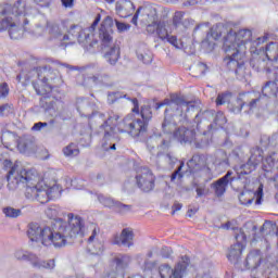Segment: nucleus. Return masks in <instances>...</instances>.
Segmentation results:
<instances>
[{
    "instance_id": "f257e3e1",
    "label": "nucleus",
    "mask_w": 278,
    "mask_h": 278,
    "mask_svg": "<svg viewBox=\"0 0 278 278\" xmlns=\"http://www.w3.org/2000/svg\"><path fill=\"white\" fill-rule=\"evenodd\" d=\"M222 36H224L223 51L226 53L224 62L228 68H236L237 79L240 81L247 79L249 77V72L244 67L247 49L250 47L251 53H258L257 47L268 40V35L254 39L253 33L249 29H241L236 33L228 25L216 24L207 33L205 40L202 41V49L211 53L216 48V40Z\"/></svg>"
},
{
    "instance_id": "f03ea898",
    "label": "nucleus",
    "mask_w": 278,
    "mask_h": 278,
    "mask_svg": "<svg viewBox=\"0 0 278 278\" xmlns=\"http://www.w3.org/2000/svg\"><path fill=\"white\" fill-rule=\"evenodd\" d=\"M165 109V119L163 122L164 134H173L175 140L180 142V144H195L197 149H203L207 142L199 141L203 135H197L193 129H188L186 127L177 128V123H186L188 121V112H194L197 110V102L186 101L179 96H172V99H165L161 103H156V110L161 108Z\"/></svg>"
},
{
    "instance_id": "7ed1b4c3",
    "label": "nucleus",
    "mask_w": 278,
    "mask_h": 278,
    "mask_svg": "<svg viewBox=\"0 0 278 278\" xmlns=\"http://www.w3.org/2000/svg\"><path fill=\"white\" fill-rule=\"evenodd\" d=\"M3 166L8 170L9 190H16L20 184H25L26 199L30 201H38V203L45 204L62 194L60 185L47 186L45 180H40V176L36 172L23 168L18 162L12 163L10 160H4Z\"/></svg>"
},
{
    "instance_id": "20e7f679",
    "label": "nucleus",
    "mask_w": 278,
    "mask_h": 278,
    "mask_svg": "<svg viewBox=\"0 0 278 278\" xmlns=\"http://www.w3.org/2000/svg\"><path fill=\"white\" fill-rule=\"evenodd\" d=\"M68 223L56 222L54 227L49 226L41 227L38 224H29L27 236L33 242L40 243L42 247H54V249H62L66 244H71L77 236L80 238L84 236V219L76 216L73 213L67 215Z\"/></svg>"
},
{
    "instance_id": "39448f33",
    "label": "nucleus",
    "mask_w": 278,
    "mask_h": 278,
    "mask_svg": "<svg viewBox=\"0 0 278 278\" xmlns=\"http://www.w3.org/2000/svg\"><path fill=\"white\" fill-rule=\"evenodd\" d=\"M119 119L121 115L118 114L110 115L98 129V134L103 136L102 149L104 151H116V142H118V135H116L114 128L116 126L119 134H129L132 138L144 136L147 129H149V124L136 118L134 113L126 115L122 122H118Z\"/></svg>"
},
{
    "instance_id": "423d86ee",
    "label": "nucleus",
    "mask_w": 278,
    "mask_h": 278,
    "mask_svg": "<svg viewBox=\"0 0 278 278\" xmlns=\"http://www.w3.org/2000/svg\"><path fill=\"white\" fill-rule=\"evenodd\" d=\"M138 16H140V22L147 26L148 34H157L159 38L163 42H169L176 49H181L184 45L177 36H172L173 31L181 25L184 21V12L177 11L173 17V22H159L157 20V8L147 4L144 7H139L132 16V25H138Z\"/></svg>"
},
{
    "instance_id": "0eeeda50",
    "label": "nucleus",
    "mask_w": 278,
    "mask_h": 278,
    "mask_svg": "<svg viewBox=\"0 0 278 278\" xmlns=\"http://www.w3.org/2000/svg\"><path fill=\"white\" fill-rule=\"evenodd\" d=\"M27 14H29V9L24 0H17L13 5L0 4V33L8 29L11 40L23 38L21 20L24 26L29 25V21L25 18Z\"/></svg>"
},
{
    "instance_id": "6e6552de",
    "label": "nucleus",
    "mask_w": 278,
    "mask_h": 278,
    "mask_svg": "<svg viewBox=\"0 0 278 278\" xmlns=\"http://www.w3.org/2000/svg\"><path fill=\"white\" fill-rule=\"evenodd\" d=\"M114 20L106 16L99 29L100 47L104 52V60L112 66L118 62L121 58V48L114 45V30H112V23Z\"/></svg>"
},
{
    "instance_id": "1a4fd4ad",
    "label": "nucleus",
    "mask_w": 278,
    "mask_h": 278,
    "mask_svg": "<svg viewBox=\"0 0 278 278\" xmlns=\"http://www.w3.org/2000/svg\"><path fill=\"white\" fill-rule=\"evenodd\" d=\"M37 74V81L33 83V88L37 94H51L53 88L63 84L62 75L50 66L37 67L33 71Z\"/></svg>"
},
{
    "instance_id": "9d476101",
    "label": "nucleus",
    "mask_w": 278,
    "mask_h": 278,
    "mask_svg": "<svg viewBox=\"0 0 278 278\" xmlns=\"http://www.w3.org/2000/svg\"><path fill=\"white\" fill-rule=\"evenodd\" d=\"M148 149H159L157 153V162L162 164V166H175L177 164V157L174 153H162V151H168L170 149V141L169 139H166V137H163L162 135H152L147 141Z\"/></svg>"
},
{
    "instance_id": "9b49d317",
    "label": "nucleus",
    "mask_w": 278,
    "mask_h": 278,
    "mask_svg": "<svg viewBox=\"0 0 278 278\" xmlns=\"http://www.w3.org/2000/svg\"><path fill=\"white\" fill-rule=\"evenodd\" d=\"M14 257L18 262H29L33 268H38L39 270H42V268L46 270H53V268H55V260L45 261L27 250L15 251Z\"/></svg>"
},
{
    "instance_id": "f8f14e48",
    "label": "nucleus",
    "mask_w": 278,
    "mask_h": 278,
    "mask_svg": "<svg viewBox=\"0 0 278 278\" xmlns=\"http://www.w3.org/2000/svg\"><path fill=\"white\" fill-rule=\"evenodd\" d=\"M190 265V257L181 256L180 261L175 265V267H170L168 264H161L159 266V274L161 278H184L186 276V270H188V266Z\"/></svg>"
},
{
    "instance_id": "ddd939ff",
    "label": "nucleus",
    "mask_w": 278,
    "mask_h": 278,
    "mask_svg": "<svg viewBox=\"0 0 278 278\" xmlns=\"http://www.w3.org/2000/svg\"><path fill=\"white\" fill-rule=\"evenodd\" d=\"M263 151L262 148H253L251 150V156L247 164L241 165L239 168L235 167L232 172L236 177H239L238 180L242 179V175H251L255 168H257V165L260 162L264 160V156L262 155Z\"/></svg>"
},
{
    "instance_id": "4468645a",
    "label": "nucleus",
    "mask_w": 278,
    "mask_h": 278,
    "mask_svg": "<svg viewBox=\"0 0 278 278\" xmlns=\"http://www.w3.org/2000/svg\"><path fill=\"white\" fill-rule=\"evenodd\" d=\"M278 94V85L275 80L266 81L265 85L262 87V94L261 93H253L251 94L250 103L248 108L250 110H255L257 105H262V101L266 99H270L273 97H277Z\"/></svg>"
},
{
    "instance_id": "2eb2a0df",
    "label": "nucleus",
    "mask_w": 278,
    "mask_h": 278,
    "mask_svg": "<svg viewBox=\"0 0 278 278\" xmlns=\"http://www.w3.org/2000/svg\"><path fill=\"white\" fill-rule=\"evenodd\" d=\"M81 38H84V28L79 25H72L68 29L67 35H63L62 41L66 42V40H70V45H73L75 40H77L81 47L89 51V53H94V50L90 47V41H88V38H86V41H81Z\"/></svg>"
},
{
    "instance_id": "dca6fc26",
    "label": "nucleus",
    "mask_w": 278,
    "mask_h": 278,
    "mask_svg": "<svg viewBox=\"0 0 278 278\" xmlns=\"http://www.w3.org/2000/svg\"><path fill=\"white\" fill-rule=\"evenodd\" d=\"M138 188L143 192H151L155 188V177L149 167L141 168L136 176Z\"/></svg>"
},
{
    "instance_id": "f3484780",
    "label": "nucleus",
    "mask_w": 278,
    "mask_h": 278,
    "mask_svg": "<svg viewBox=\"0 0 278 278\" xmlns=\"http://www.w3.org/2000/svg\"><path fill=\"white\" fill-rule=\"evenodd\" d=\"M239 178L240 176L236 177V175H233V170H228L225 176L213 182L211 188L215 192V195L220 198L227 192V186H231V184L238 181Z\"/></svg>"
},
{
    "instance_id": "a211bd4d",
    "label": "nucleus",
    "mask_w": 278,
    "mask_h": 278,
    "mask_svg": "<svg viewBox=\"0 0 278 278\" xmlns=\"http://www.w3.org/2000/svg\"><path fill=\"white\" fill-rule=\"evenodd\" d=\"M110 76L105 73H99L93 76H86V74L78 75L76 83L78 86H84V88H92V86H99L105 84Z\"/></svg>"
},
{
    "instance_id": "6ab92c4d",
    "label": "nucleus",
    "mask_w": 278,
    "mask_h": 278,
    "mask_svg": "<svg viewBox=\"0 0 278 278\" xmlns=\"http://www.w3.org/2000/svg\"><path fill=\"white\" fill-rule=\"evenodd\" d=\"M113 264L115 265V271L109 273L106 278H117L125 276V269L131 264V256L127 254H118L114 257Z\"/></svg>"
},
{
    "instance_id": "aec40b11",
    "label": "nucleus",
    "mask_w": 278,
    "mask_h": 278,
    "mask_svg": "<svg viewBox=\"0 0 278 278\" xmlns=\"http://www.w3.org/2000/svg\"><path fill=\"white\" fill-rule=\"evenodd\" d=\"M112 244L127 247L128 249L134 247V230L131 228H124L119 235L113 236Z\"/></svg>"
},
{
    "instance_id": "412c9836",
    "label": "nucleus",
    "mask_w": 278,
    "mask_h": 278,
    "mask_svg": "<svg viewBox=\"0 0 278 278\" xmlns=\"http://www.w3.org/2000/svg\"><path fill=\"white\" fill-rule=\"evenodd\" d=\"M101 23V15L98 14L91 24L90 27L84 28V38L80 37V42H86V38L89 41V46L91 51H94L99 47V40L94 38V29H97V25Z\"/></svg>"
},
{
    "instance_id": "4be33fe9",
    "label": "nucleus",
    "mask_w": 278,
    "mask_h": 278,
    "mask_svg": "<svg viewBox=\"0 0 278 278\" xmlns=\"http://www.w3.org/2000/svg\"><path fill=\"white\" fill-rule=\"evenodd\" d=\"M91 235L87 240L88 249L92 255H101V253H103V244L99 242L98 239V236L101 232V230L99 229V227L94 225L91 226Z\"/></svg>"
},
{
    "instance_id": "5701e85b",
    "label": "nucleus",
    "mask_w": 278,
    "mask_h": 278,
    "mask_svg": "<svg viewBox=\"0 0 278 278\" xmlns=\"http://www.w3.org/2000/svg\"><path fill=\"white\" fill-rule=\"evenodd\" d=\"M211 164L218 170L227 168L229 167V157L225 151H217L214 155L206 157V165L211 166Z\"/></svg>"
},
{
    "instance_id": "b1692460",
    "label": "nucleus",
    "mask_w": 278,
    "mask_h": 278,
    "mask_svg": "<svg viewBox=\"0 0 278 278\" xmlns=\"http://www.w3.org/2000/svg\"><path fill=\"white\" fill-rule=\"evenodd\" d=\"M115 12L121 18H129L136 12V5L131 0H119L115 4Z\"/></svg>"
},
{
    "instance_id": "393cba45",
    "label": "nucleus",
    "mask_w": 278,
    "mask_h": 278,
    "mask_svg": "<svg viewBox=\"0 0 278 278\" xmlns=\"http://www.w3.org/2000/svg\"><path fill=\"white\" fill-rule=\"evenodd\" d=\"M263 257L262 251H250L245 260V268H248V270H256V268L260 267V264H262Z\"/></svg>"
},
{
    "instance_id": "a878e982",
    "label": "nucleus",
    "mask_w": 278,
    "mask_h": 278,
    "mask_svg": "<svg viewBox=\"0 0 278 278\" xmlns=\"http://www.w3.org/2000/svg\"><path fill=\"white\" fill-rule=\"evenodd\" d=\"M250 65L252 66L253 70H255L257 73H266L267 75L273 73V68L270 66L273 63L270 61H266L264 59H252L250 61Z\"/></svg>"
},
{
    "instance_id": "bb28decb",
    "label": "nucleus",
    "mask_w": 278,
    "mask_h": 278,
    "mask_svg": "<svg viewBox=\"0 0 278 278\" xmlns=\"http://www.w3.org/2000/svg\"><path fill=\"white\" fill-rule=\"evenodd\" d=\"M118 99H127L128 101H131L134 108H132V112L134 114H140V109L138 106V99L134 98L130 99L129 97H127V94H123L121 92H110L108 94V103H116V101H118Z\"/></svg>"
},
{
    "instance_id": "cd10ccee",
    "label": "nucleus",
    "mask_w": 278,
    "mask_h": 278,
    "mask_svg": "<svg viewBox=\"0 0 278 278\" xmlns=\"http://www.w3.org/2000/svg\"><path fill=\"white\" fill-rule=\"evenodd\" d=\"M242 251H244L243 242L237 241V243L232 244L227 255L229 262L232 264H238L240 257H242Z\"/></svg>"
},
{
    "instance_id": "c85d7f7f",
    "label": "nucleus",
    "mask_w": 278,
    "mask_h": 278,
    "mask_svg": "<svg viewBox=\"0 0 278 278\" xmlns=\"http://www.w3.org/2000/svg\"><path fill=\"white\" fill-rule=\"evenodd\" d=\"M49 93L46 94H41V99H40V108H42L43 110H46V112H49L51 110L58 111V106L59 108H64V104L61 101H53L51 99V96H48Z\"/></svg>"
},
{
    "instance_id": "c756f323",
    "label": "nucleus",
    "mask_w": 278,
    "mask_h": 278,
    "mask_svg": "<svg viewBox=\"0 0 278 278\" xmlns=\"http://www.w3.org/2000/svg\"><path fill=\"white\" fill-rule=\"evenodd\" d=\"M137 58L142 62L143 64H151L153 62V53L147 45L142 43L137 49Z\"/></svg>"
},
{
    "instance_id": "7c9ffc66",
    "label": "nucleus",
    "mask_w": 278,
    "mask_h": 278,
    "mask_svg": "<svg viewBox=\"0 0 278 278\" xmlns=\"http://www.w3.org/2000/svg\"><path fill=\"white\" fill-rule=\"evenodd\" d=\"M265 55L269 64H278V43L270 42L265 48Z\"/></svg>"
},
{
    "instance_id": "2f4dec72",
    "label": "nucleus",
    "mask_w": 278,
    "mask_h": 278,
    "mask_svg": "<svg viewBox=\"0 0 278 278\" xmlns=\"http://www.w3.org/2000/svg\"><path fill=\"white\" fill-rule=\"evenodd\" d=\"M214 119V111H203L195 115L194 123L197 124L198 131H201V123H210Z\"/></svg>"
},
{
    "instance_id": "473e14b6",
    "label": "nucleus",
    "mask_w": 278,
    "mask_h": 278,
    "mask_svg": "<svg viewBox=\"0 0 278 278\" xmlns=\"http://www.w3.org/2000/svg\"><path fill=\"white\" fill-rule=\"evenodd\" d=\"M53 129V123L49 124L47 122H38L35 123L31 127L33 131H45V134H49V131H52Z\"/></svg>"
},
{
    "instance_id": "72a5a7b5",
    "label": "nucleus",
    "mask_w": 278,
    "mask_h": 278,
    "mask_svg": "<svg viewBox=\"0 0 278 278\" xmlns=\"http://www.w3.org/2000/svg\"><path fill=\"white\" fill-rule=\"evenodd\" d=\"M96 197L99 203H101V205H103L104 207H116L117 202L114 201V199L101 193L96 194Z\"/></svg>"
},
{
    "instance_id": "f704fd0d",
    "label": "nucleus",
    "mask_w": 278,
    "mask_h": 278,
    "mask_svg": "<svg viewBox=\"0 0 278 278\" xmlns=\"http://www.w3.org/2000/svg\"><path fill=\"white\" fill-rule=\"evenodd\" d=\"M63 154L65 157H75L79 155V148H77V144L75 143H70L63 149Z\"/></svg>"
},
{
    "instance_id": "c9c22d12",
    "label": "nucleus",
    "mask_w": 278,
    "mask_h": 278,
    "mask_svg": "<svg viewBox=\"0 0 278 278\" xmlns=\"http://www.w3.org/2000/svg\"><path fill=\"white\" fill-rule=\"evenodd\" d=\"M140 114L142 118L141 121L149 125V122L153 118V112H151V106L149 105L141 106Z\"/></svg>"
},
{
    "instance_id": "e433bc0d",
    "label": "nucleus",
    "mask_w": 278,
    "mask_h": 278,
    "mask_svg": "<svg viewBox=\"0 0 278 278\" xmlns=\"http://www.w3.org/2000/svg\"><path fill=\"white\" fill-rule=\"evenodd\" d=\"M48 27H49V23L43 20L41 23L35 26V29L33 30L34 36H37V37L45 36V34H47Z\"/></svg>"
},
{
    "instance_id": "4c0bfd02",
    "label": "nucleus",
    "mask_w": 278,
    "mask_h": 278,
    "mask_svg": "<svg viewBox=\"0 0 278 278\" xmlns=\"http://www.w3.org/2000/svg\"><path fill=\"white\" fill-rule=\"evenodd\" d=\"M2 212L7 218H18V216H21V210L12 206L4 207Z\"/></svg>"
},
{
    "instance_id": "58836bf2",
    "label": "nucleus",
    "mask_w": 278,
    "mask_h": 278,
    "mask_svg": "<svg viewBox=\"0 0 278 278\" xmlns=\"http://www.w3.org/2000/svg\"><path fill=\"white\" fill-rule=\"evenodd\" d=\"M273 140H277V135L268 137L266 135L261 137V147L262 149H268V147H273Z\"/></svg>"
},
{
    "instance_id": "ea45409f",
    "label": "nucleus",
    "mask_w": 278,
    "mask_h": 278,
    "mask_svg": "<svg viewBox=\"0 0 278 278\" xmlns=\"http://www.w3.org/2000/svg\"><path fill=\"white\" fill-rule=\"evenodd\" d=\"M49 34L52 36V38H56L58 40H62L64 36H62V30L60 29V26L58 24H53L49 26Z\"/></svg>"
},
{
    "instance_id": "a19ab883",
    "label": "nucleus",
    "mask_w": 278,
    "mask_h": 278,
    "mask_svg": "<svg viewBox=\"0 0 278 278\" xmlns=\"http://www.w3.org/2000/svg\"><path fill=\"white\" fill-rule=\"evenodd\" d=\"M226 123H227V117H225V113L220 111L217 112L214 117V125H216V127L223 128Z\"/></svg>"
},
{
    "instance_id": "79ce46f5",
    "label": "nucleus",
    "mask_w": 278,
    "mask_h": 278,
    "mask_svg": "<svg viewBox=\"0 0 278 278\" xmlns=\"http://www.w3.org/2000/svg\"><path fill=\"white\" fill-rule=\"evenodd\" d=\"M231 101V92L219 93L216 99V105H225Z\"/></svg>"
},
{
    "instance_id": "37998d69",
    "label": "nucleus",
    "mask_w": 278,
    "mask_h": 278,
    "mask_svg": "<svg viewBox=\"0 0 278 278\" xmlns=\"http://www.w3.org/2000/svg\"><path fill=\"white\" fill-rule=\"evenodd\" d=\"M263 166H264V170L268 173V170H270V168L275 166V156L274 155L267 156L264 161Z\"/></svg>"
},
{
    "instance_id": "c03bdc74",
    "label": "nucleus",
    "mask_w": 278,
    "mask_h": 278,
    "mask_svg": "<svg viewBox=\"0 0 278 278\" xmlns=\"http://www.w3.org/2000/svg\"><path fill=\"white\" fill-rule=\"evenodd\" d=\"M116 212H119V214H126V212L131 211V205L123 204L121 202H116L115 204Z\"/></svg>"
},
{
    "instance_id": "a18cd8bd",
    "label": "nucleus",
    "mask_w": 278,
    "mask_h": 278,
    "mask_svg": "<svg viewBox=\"0 0 278 278\" xmlns=\"http://www.w3.org/2000/svg\"><path fill=\"white\" fill-rule=\"evenodd\" d=\"M72 188H74V190H81L83 188H86V180H84V179H73L72 180Z\"/></svg>"
},
{
    "instance_id": "49530a36",
    "label": "nucleus",
    "mask_w": 278,
    "mask_h": 278,
    "mask_svg": "<svg viewBox=\"0 0 278 278\" xmlns=\"http://www.w3.org/2000/svg\"><path fill=\"white\" fill-rule=\"evenodd\" d=\"M160 255L164 257V260H169L170 255H173V249L169 247H163L160 251Z\"/></svg>"
},
{
    "instance_id": "de8ad7c7",
    "label": "nucleus",
    "mask_w": 278,
    "mask_h": 278,
    "mask_svg": "<svg viewBox=\"0 0 278 278\" xmlns=\"http://www.w3.org/2000/svg\"><path fill=\"white\" fill-rule=\"evenodd\" d=\"M185 164L184 162H180V165L178 166L177 170H175L170 176V181H175L177 177L181 178L184 177V174L181 173V168H184Z\"/></svg>"
},
{
    "instance_id": "09e8293b",
    "label": "nucleus",
    "mask_w": 278,
    "mask_h": 278,
    "mask_svg": "<svg viewBox=\"0 0 278 278\" xmlns=\"http://www.w3.org/2000/svg\"><path fill=\"white\" fill-rule=\"evenodd\" d=\"M10 94V89L8 88V84H0V99H5Z\"/></svg>"
},
{
    "instance_id": "8fccbe9b",
    "label": "nucleus",
    "mask_w": 278,
    "mask_h": 278,
    "mask_svg": "<svg viewBox=\"0 0 278 278\" xmlns=\"http://www.w3.org/2000/svg\"><path fill=\"white\" fill-rule=\"evenodd\" d=\"M247 105V103L242 102L241 99L237 100V106H233L231 109V112H233V114H240V112H242V108H244Z\"/></svg>"
},
{
    "instance_id": "3c124183",
    "label": "nucleus",
    "mask_w": 278,
    "mask_h": 278,
    "mask_svg": "<svg viewBox=\"0 0 278 278\" xmlns=\"http://www.w3.org/2000/svg\"><path fill=\"white\" fill-rule=\"evenodd\" d=\"M48 218H58V208L55 206L48 207L46 210Z\"/></svg>"
},
{
    "instance_id": "603ef678",
    "label": "nucleus",
    "mask_w": 278,
    "mask_h": 278,
    "mask_svg": "<svg viewBox=\"0 0 278 278\" xmlns=\"http://www.w3.org/2000/svg\"><path fill=\"white\" fill-rule=\"evenodd\" d=\"M33 1L40 8H49V5H51V0H33Z\"/></svg>"
},
{
    "instance_id": "864d4df0",
    "label": "nucleus",
    "mask_w": 278,
    "mask_h": 278,
    "mask_svg": "<svg viewBox=\"0 0 278 278\" xmlns=\"http://www.w3.org/2000/svg\"><path fill=\"white\" fill-rule=\"evenodd\" d=\"M115 25L118 31H127L129 29V26L125 23H121L118 21H115Z\"/></svg>"
},
{
    "instance_id": "5fc2aeb1",
    "label": "nucleus",
    "mask_w": 278,
    "mask_h": 278,
    "mask_svg": "<svg viewBox=\"0 0 278 278\" xmlns=\"http://www.w3.org/2000/svg\"><path fill=\"white\" fill-rule=\"evenodd\" d=\"M62 66H65V68H68L70 71H80L81 73H84V71H86L87 68H90V66H87V67H75V66L68 65L66 63L62 64Z\"/></svg>"
},
{
    "instance_id": "6e6d98bb",
    "label": "nucleus",
    "mask_w": 278,
    "mask_h": 278,
    "mask_svg": "<svg viewBox=\"0 0 278 278\" xmlns=\"http://www.w3.org/2000/svg\"><path fill=\"white\" fill-rule=\"evenodd\" d=\"M264 192V187L261 185L257 189V198H256V205L262 204V194Z\"/></svg>"
},
{
    "instance_id": "4d7b16f0",
    "label": "nucleus",
    "mask_w": 278,
    "mask_h": 278,
    "mask_svg": "<svg viewBox=\"0 0 278 278\" xmlns=\"http://www.w3.org/2000/svg\"><path fill=\"white\" fill-rule=\"evenodd\" d=\"M75 0H61L63 8H73Z\"/></svg>"
},
{
    "instance_id": "13d9d810",
    "label": "nucleus",
    "mask_w": 278,
    "mask_h": 278,
    "mask_svg": "<svg viewBox=\"0 0 278 278\" xmlns=\"http://www.w3.org/2000/svg\"><path fill=\"white\" fill-rule=\"evenodd\" d=\"M198 71H200L201 75H205V70L207 68V65L205 63H199L197 65Z\"/></svg>"
},
{
    "instance_id": "bf43d9fd",
    "label": "nucleus",
    "mask_w": 278,
    "mask_h": 278,
    "mask_svg": "<svg viewBox=\"0 0 278 278\" xmlns=\"http://www.w3.org/2000/svg\"><path fill=\"white\" fill-rule=\"evenodd\" d=\"M153 266V263H151L149 260H146L143 263V270H151Z\"/></svg>"
},
{
    "instance_id": "052dcab7",
    "label": "nucleus",
    "mask_w": 278,
    "mask_h": 278,
    "mask_svg": "<svg viewBox=\"0 0 278 278\" xmlns=\"http://www.w3.org/2000/svg\"><path fill=\"white\" fill-rule=\"evenodd\" d=\"M5 112H10L9 104H4V105L0 106V115L3 116L5 114Z\"/></svg>"
},
{
    "instance_id": "680f3d73",
    "label": "nucleus",
    "mask_w": 278,
    "mask_h": 278,
    "mask_svg": "<svg viewBox=\"0 0 278 278\" xmlns=\"http://www.w3.org/2000/svg\"><path fill=\"white\" fill-rule=\"evenodd\" d=\"M17 149L20 150L21 153H25L27 151V147L22 141L17 143Z\"/></svg>"
},
{
    "instance_id": "e2e57ef3",
    "label": "nucleus",
    "mask_w": 278,
    "mask_h": 278,
    "mask_svg": "<svg viewBox=\"0 0 278 278\" xmlns=\"http://www.w3.org/2000/svg\"><path fill=\"white\" fill-rule=\"evenodd\" d=\"M195 192H197V197H203V194H205V188L203 187H198L195 189Z\"/></svg>"
},
{
    "instance_id": "0e129e2a",
    "label": "nucleus",
    "mask_w": 278,
    "mask_h": 278,
    "mask_svg": "<svg viewBox=\"0 0 278 278\" xmlns=\"http://www.w3.org/2000/svg\"><path fill=\"white\" fill-rule=\"evenodd\" d=\"M181 207H184V205H181V203H175L173 205V214H175V212H179V210H181Z\"/></svg>"
},
{
    "instance_id": "69168bd1",
    "label": "nucleus",
    "mask_w": 278,
    "mask_h": 278,
    "mask_svg": "<svg viewBox=\"0 0 278 278\" xmlns=\"http://www.w3.org/2000/svg\"><path fill=\"white\" fill-rule=\"evenodd\" d=\"M194 214H197V208H189L188 213H187V216L189 218H192V216H194Z\"/></svg>"
},
{
    "instance_id": "338daca9",
    "label": "nucleus",
    "mask_w": 278,
    "mask_h": 278,
    "mask_svg": "<svg viewBox=\"0 0 278 278\" xmlns=\"http://www.w3.org/2000/svg\"><path fill=\"white\" fill-rule=\"evenodd\" d=\"M222 229H233V227H231V222H228L226 224H223L220 226Z\"/></svg>"
},
{
    "instance_id": "774afa93",
    "label": "nucleus",
    "mask_w": 278,
    "mask_h": 278,
    "mask_svg": "<svg viewBox=\"0 0 278 278\" xmlns=\"http://www.w3.org/2000/svg\"><path fill=\"white\" fill-rule=\"evenodd\" d=\"M274 81L278 84V67L274 70Z\"/></svg>"
}]
</instances>
